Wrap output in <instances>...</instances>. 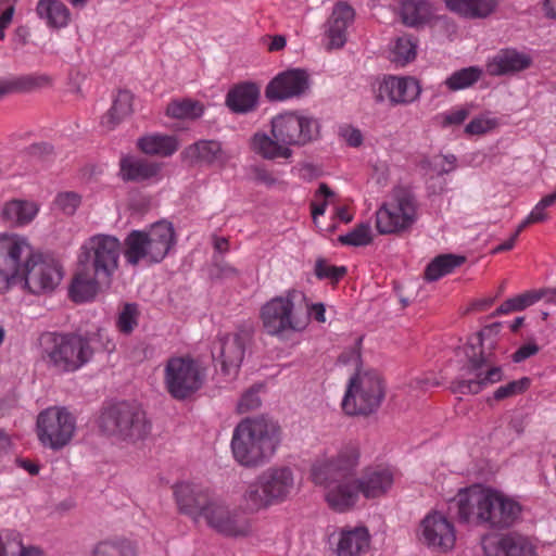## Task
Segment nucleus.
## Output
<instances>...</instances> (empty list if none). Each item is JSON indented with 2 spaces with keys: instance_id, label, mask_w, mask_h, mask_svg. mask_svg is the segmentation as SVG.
<instances>
[{
  "instance_id": "12",
  "label": "nucleus",
  "mask_w": 556,
  "mask_h": 556,
  "mask_svg": "<svg viewBox=\"0 0 556 556\" xmlns=\"http://www.w3.org/2000/svg\"><path fill=\"white\" fill-rule=\"evenodd\" d=\"M36 431L45 447L59 451L72 441L76 431V418L65 407L51 406L39 413Z\"/></svg>"
},
{
  "instance_id": "50",
  "label": "nucleus",
  "mask_w": 556,
  "mask_h": 556,
  "mask_svg": "<svg viewBox=\"0 0 556 556\" xmlns=\"http://www.w3.org/2000/svg\"><path fill=\"white\" fill-rule=\"evenodd\" d=\"M500 125L496 117L490 114H481L472 118L465 127V132L469 136H481L495 129Z\"/></svg>"
},
{
  "instance_id": "46",
  "label": "nucleus",
  "mask_w": 556,
  "mask_h": 556,
  "mask_svg": "<svg viewBox=\"0 0 556 556\" xmlns=\"http://www.w3.org/2000/svg\"><path fill=\"white\" fill-rule=\"evenodd\" d=\"M334 193L328 188L326 184H320L315 191L314 199L312 200V216L315 225H318V218L324 215L326 207L332 202Z\"/></svg>"
},
{
  "instance_id": "62",
  "label": "nucleus",
  "mask_w": 556,
  "mask_h": 556,
  "mask_svg": "<svg viewBox=\"0 0 556 556\" xmlns=\"http://www.w3.org/2000/svg\"><path fill=\"white\" fill-rule=\"evenodd\" d=\"M21 91L17 77L0 80V99L8 93Z\"/></svg>"
},
{
  "instance_id": "40",
  "label": "nucleus",
  "mask_w": 556,
  "mask_h": 556,
  "mask_svg": "<svg viewBox=\"0 0 556 556\" xmlns=\"http://www.w3.org/2000/svg\"><path fill=\"white\" fill-rule=\"evenodd\" d=\"M0 556H43L36 547L24 546L17 534L4 532L0 534Z\"/></svg>"
},
{
  "instance_id": "30",
  "label": "nucleus",
  "mask_w": 556,
  "mask_h": 556,
  "mask_svg": "<svg viewBox=\"0 0 556 556\" xmlns=\"http://www.w3.org/2000/svg\"><path fill=\"white\" fill-rule=\"evenodd\" d=\"M258 97L260 90L255 84L243 83L229 90L226 104L232 112L247 113L256 106Z\"/></svg>"
},
{
  "instance_id": "25",
  "label": "nucleus",
  "mask_w": 556,
  "mask_h": 556,
  "mask_svg": "<svg viewBox=\"0 0 556 556\" xmlns=\"http://www.w3.org/2000/svg\"><path fill=\"white\" fill-rule=\"evenodd\" d=\"M420 86L413 77L386 76L379 85L377 101L388 99L392 104H408L420 94Z\"/></svg>"
},
{
  "instance_id": "51",
  "label": "nucleus",
  "mask_w": 556,
  "mask_h": 556,
  "mask_svg": "<svg viewBox=\"0 0 556 556\" xmlns=\"http://www.w3.org/2000/svg\"><path fill=\"white\" fill-rule=\"evenodd\" d=\"M21 91H33L48 88L52 85V78L46 74H30L17 77Z\"/></svg>"
},
{
  "instance_id": "63",
  "label": "nucleus",
  "mask_w": 556,
  "mask_h": 556,
  "mask_svg": "<svg viewBox=\"0 0 556 556\" xmlns=\"http://www.w3.org/2000/svg\"><path fill=\"white\" fill-rule=\"evenodd\" d=\"M520 232L521 231H519V226H518L515 233L508 240H506L505 242L495 247L493 249L492 253L497 254V253H502V252L511 250L515 247L516 240H517L518 236L520 235Z\"/></svg>"
},
{
  "instance_id": "49",
  "label": "nucleus",
  "mask_w": 556,
  "mask_h": 556,
  "mask_svg": "<svg viewBox=\"0 0 556 556\" xmlns=\"http://www.w3.org/2000/svg\"><path fill=\"white\" fill-rule=\"evenodd\" d=\"M327 35H344L348 29V4L338 2L328 20Z\"/></svg>"
},
{
  "instance_id": "8",
  "label": "nucleus",
  "mask_w": 556,
  "mask_h": 556,
  "mask_svg": "<svg viewBox=\"0 0 556 556\" xmlns=\"http://www.w3.org/2000/svg\"><path fill=\"white\" fill-rule=\"evenodd\" d=\"M418 201L409 187L397 186L376 212V227L381 235L399 233L417 220Z\"/></svg>"
},
{
  "instance_id": "6",
  "label": "nucleus",
  "mask_w": 556,
  "mask_h": 556,
  "mask_svg": "<svg viewBox=\"0 0 556 556\" xmlns=\"http://www.w3.org/2000/svg\"><path fill=\"white\" fill-rule=\"evenodd\" d=\"M292 470L286 466L269 467L248 485L243 503L251 511H258L287 501L294 491Z\"/></svg>"
},
{
  "instance_id": "22",
  "label": "nucleus",
  "mask_w": 556,
  "mask_h": 556,
  "mask_svg": "<svg viewBox=\"0 0 556 556\" xmlns=\"http://www.w3.org/2000/svg\"><path fill=\"white\" fill-rule=\"evenodd\" d=\"M212 497L210 489L200 483L180 482L174 486V498L179 513L194 521L201 519L204 507Z\"/></svg>"
},
{
  "instance_id": "3",
  "label": "nucleus",
  "mask_w": 556,
  "mask_h": 556,
  "mask_svg": "<svg viewBox=\"0 0 556 556\" xmlns=\"http://www.w3.org/2000/svg\"><path fill=\"white\" fill-rule=\"evenodd\" d=\"M281 443L279 425L261 415L243 418L233 430L230 450L233 459L242 467L257 468L267 464Z\"/></svg>"
},
{
  "instance_id": "31",
  "label": "nucleus",
  "mask_w": 556,
  "mask_h": 556,
  "mask_svg": "<svg viewBox=\"0 0 556 556\" xmlns=\"http://www.w3.org/2000/svg\"><path fill=\"white\" fill-rule=\"evenodd\" d=\"M251 149L266 160H288L292 156V150L290 148L266 132H256L253 135Z\"/></svg>"
},
{
  "instance_id": "2",
  "label": "nucleus",
  "mask_w": 556,
  "mask_h": 556,
  "mask_svg": "<svg viewBox=\"0 0 556 556\" xmlns=\"http://www.w3.org/2000/svg\"><path fill=\"white\" fill-rule=\"evenodd\" d=\"M460 522L488 529H507L520 518L522 507L513 497L490 488L472 485L454 498Z\"/></svg>"
},
{
  "instance_id": "4",
  "label": "nucleus",
  "mask_w": 556,
  "mask_h": 556,
  "mask_svg": "<svg viewBox=\"0 0 556 556\" xmlns=\"http://www.w3.org/2000/svg\"><path fill=\"white\" fill-rule=\"evenodd\" d=\"M177 242L172 223L161 220L147 231L132 230L125 239L124 256L128 264L151 265L162 262Z\"/></svg>"
},
{
  "instance_id": "23",
  "label": "nucleus",
  "mask_w": 556,
  "mask_h": 556,
  "mask_svg": "<svg viewBox=\"0 0 556 556\" xmlns=\"http://www.w3.org/2000/svg\"><path fill=\"white\" fill-rule=\"evenodd\" d=\"M309 88L308 75L300 68L288 70L275 76L266 87V97L283 101L304 94Z\"/></svg>"
},
{
  "instance_id": "20",
  "label": "nucleus",
  "mask_w": 556,
  "mask_h": 556,
  "mask_svg": "<svg viewBox=\"0 0 556 556\" xmlns=\"http://www.w3.org/2000/svg\"><path fill=\"white\" fill-rule=\"evenodd\" d=\"M248 340V333L236 332L219 337L214 344L213 359L220 365L225 375L233 376L238 372L244 358Z\"/></svg>"
},
{
  "instance_id": "1",
  "label": "nucleus",
  "mask_w": 556,
  "mask_h": 556,
  "mask_svg": "<svg viewBox=\"0 0 556 556\" xmlns=\"http://www.w3.org/2000/svg\"><path fill=\"white\" fill-rule=\"evenodd\" d=\"M62 278L60 262L35 253L26 237L0 235V293L20 286L33 294H40L54 290Z\"/></svg>"
},
{
  "instance_id": "43",
  "label": "nucleus",
  "mask_w": 556,
  "mask_h": 556,
  "mask_svg": "<svg viewBox=\"0 0 556 556\" xmlns=\"http://www.w3.org/2000/svg\"><path fill=\"white\" fill-rule=\"evenodd\" d=\"M541 290H531L518 294L503 302L496 309L497 315H505L511 312L522 311L542 299Z\"/></svg>"
},
{
  "instance_id": "10",
  "label": "nucleus",
  "mask_w": 556,
  "mask_h": 556,
  "mask_svg": "<svg viewBox=\"0 0 556 556\" xmlns=\"http://www.w3.org/2000/svg\"><path fill=\"white\" fill-rule=\"evenodd\" d=\"M311 478L324 486L325 497L330 508L343 513L348 508V457L340 454L336 458L317 460L311 470Z\"/></svg>"
},
{
  "instance_id": "14",
  "label": "nucleus",
  "mask_w": 556,
  "mask_h": 556,
  "mask_svg": "<svg viewBox=\"0 0 556 556\" xmlns=\"http://www.w3.org/2000/svg\"><path fill=\"white\" fill-rule=\"evenodd\" d=\"M503 371L491 354L485 355L482 351L479 356H469L466 366L463 367L458 378L452 382V391L458 394H478L491 384L501 381Z\"/></svg>"
},
{
  "instance_id": "36",
  "label": "nucleus",
  "mask_w": 556,
  "mask_h": 556,
  "mask_svg": "<svg viewBox=\"0 0 556 556\" xmlns=\"http://www.w3.org/2000/svg\"><path fill=\"white\" fill-rule=\"evenodd\" d=\"M138 546L127 539L106 540L99 542L92 551V556H137Z\"/></svg>"
},
{
  "instance_id": "61",
  "label": "nucleus",
  "mask_w": 556,
  "mask_h": 556,
  "mask_svg": "<svg viewBox=\"0 0 556 556\" xmlns=\"http://www.w3.org/2000/svg\"><path fill=\"white\" fill-rule=\"evenodd\" d=\"M325 312L326 309L323 303H314L307 307L308 317L315 319L318 323L326 321Z\"/></svg>"
},
{
  "instance_id": "45",
  "label": "nucleus",
  "mask_w": 556,
  "mask_h": 556,
  "mask_svg": "<svg viewBox=\"0 0 556 556\" xmlns=\"http://www.w3.org/2000/svg\"><path fill=\"white\" fill-rule=\"evenodd\" d=\"M556 204V191L543 197L532 208L530 214L519 224V231H523L529 225L542 223L548 218L547 208Z\"/></svg>"
},
{
  "instance_id": "34",
  "label": "nucleus",
  "mask_w": 556,
  "mask_h": 556,
  "mask_svg": "<svg viewBox=\"0 0 556 556\" xmlns=\"http://www.w3.org/2000/svg\"><path fill=\"white\" fill-rule=\"evenodd\" d=\"M446 8L465 17H486L495 11L497 0H445Z\"/></svg>"
},
{
  "instance_id": "33",
  "label": "nucleus",
  "mask_w": 556,
  "mask_h": 556,
  "mask_svg": "<svg viewBox=\"0 0 556 556\" xmlns=\"http://www.w3.org/2000/svg\"><path fill=\"white\" fill-rule=\"evenodd\" d=\"M179 147L176 136L159 132L149 134L138 140V148L146 154L170 156Z\"/></svg>"
},
{
  "instance_id": "15",
  "label": "nucleus",
  "mask_w": 556,
  "mask_h": 556,
  "mask_svg": "<svg viewBox=\"0 0 556 556\" xmlns=\"http://www.w3.org/2000/svg\"><path fill=\"white\" fill-rule=\"evenodd\" d=\"M260 316L265 331L278 338H283L290 332H301L307 326V317L295 314L290 294L267 301L262 306Z\"/></svg>"
},
{
  "instance_id": "42",
  "label": "nucleus",
  "mask_w": 556,
  "mask_h": 556,
  "mask_svg": "<svg viewBox=\"0 0 556 556\" xmlns=\"http://www.w3.org/2000/svg\"><path fill=\"white\" fill-rule=\"evenodd\" d=\"M166 114L179 119L198 118L203 114V106L191 99L174 100L167 105Z\"/></svg>"
},
{
  "instance_id": "13",
  "label": "nucleus",
  "mask_w": 556,
  "mask_h": 556,
  "mask_svg": "<svg viewBox=\"0 0 556 556\" xmlns=\"http://www.w3.org/2000/svg\"><path fill=\"white\" fill-rule=\"evenodd\" d=\"M204 379V368L191 357H170L164 368L165 387L177 400H185L195 393Z\"/></svg>"
},
{
  "instance_id": "55",
  "label": "nucleus",
  "mask_w": 556,
  "mask_h": 556,
  "mask_svg": "<svg viewBox=\"0 0 556 556\" xmlns=\"http://www.w3.org/2000/svg\"><path fill=\"white\" fill-rule=\"evenodd\" d=\"M262 389V386H255L252 387L250 390L244 392L242 396L240 397L237 409L239 413H248L254 409H257L261 404L262 400L260 397V391Z\"/></svg>"
},
{
  "instance_id": "59",
  "label": "nucleus",
  "mask_w": 556,
  "mask_h": 556,
  "mask_svg": "<svg viewBox=\"0 0 556 556\" xmlns=\"http://www.w3.org/2000/svg\"><path fill=\"white\" fill-rule=\"evenodd\" d=\"M539 352V346L536 343H526L521 345L513 355V359L516 363H520L530 356L535 355Z\"/></svg>"
},
{
  "instance_id": "53",
  "label": "nucleus",
  "mask_w": 556,
  "mask_h": 556,
  "mask_svg": "<svg viewBox=\"0 0 556 556\" xmlns=\"http://www.w3.org/2000/svg\"><path fill=\"white\" fill-rule=\"evenodd\" d=\"M529 386H530V380L528 378H521L519 380H514V381L508 382L505 386L498 387L495 390L493 397L496 401H502L507 397H510V396H514V395L525 392L529 388Z\"/></svg>"
},
{
  "instance_id": "39",
  "label": "nucleus",
  "mask_w": 556,
  "mask_h": 556,
  "mask_svg": "<svg viewBox=\"0 0 556 556\" xmlns=\"http://www.w3.org/2000/svg\"><path fill=\"white\" fill-rule=\"evenodd\" d=\"M465 258L452 254H444L435 257L428 264L425 270V279L434 281L453 271L454 268L462 265Z\"/></svg>"
},
{
  "instance_id": "11",
  "label": "nucleus",
  "mask_w": 556,
  "mask_h": 556,
  "mask_svg": "<svg viewBox=\"0 0 556 556\" xmlns=\"http://www.w3.org/2000/svg\"><path fill=\"white\" fill-rule=\"evenodd\" d=\"M121 250L116 237L94 235L81 244L78 262L84 267H91L97 278L110 281L118 267Z\"/></svg>"
},
{
  "instance_id": "47",
  "label": "nucleus",
  "mask_w": 556,
  "mask_h": 556,
  "mask_svg": "<svg viewBox=\"0 0 556 556\" xmlns=\"http://www.w3.org/2000/svg\"><path fill=\"white\" fill-rule=\"evenodd\" d=\"M370 549V534L366 527L350 530V556H362Z\"/></svg>"
},
{
  "instance_id": "52",
  "label": "nucleus",
  "mask_w": 556,
  "mask_h": 556,
  "mask_svg": "<svg viewBox=\"0 0 556 556\" xmlns=\"http://www.w3.org/2000/svg\"><path fill=\"white\" fill-rule=\"evenodd\" d=\"M81 198L73 191L61 192L54 200V206L66 215H73L80 205Z\"/></svg>"
},
{
  "instance_id": "17",
  "label": "nucleus",
  "mask_w": 556,
  "mask_h": 556,
  "mask_svg": "<svg viewBox=\"0 0 556 556\" xmlns=\"http://www.w3.org/2000/svg\"><path fill=\"white\" fill-rule=\"evenodd\" d=\"M201 519L210 528L227 536H245L252 529L245 517L230 509L223 498L215 496L204 507Z\"/></svg>"
},
{
  "instance_id": "37",
  "label": "nucleus",
  "mask_w": 556,
  "mask_h": 556,
  "mask_svg": "<svg viewBox=\"0 0 556 556\" xmlns=\"http://www.w3.org/2000/svg\"><path fill=\"white\" fill-rule=\"evenodd\" d=\"M132 94L127 90H119L113 101L109 113L102 118V124L113 128L122 118L132 112Z\"/></svg>"
},
{
  "instance_id": "60",
  "label": "nucleus",
  "mask_w": 556,
  "mask_h": 556,
  "mask_svg": "<svg viewBox=\"0 0 556 556\" xmlns=\"http://www.w3.org/2000/svg\"><path fill=\"white\" fill-rule=\"evenodd\" d=\"M338 222L348 223V211L345 207L338 210L337 214L332 217L331 224L327 228L319 227L320 231L325 235H330L337 229Z\"/></svg>"
},
{
  "instance_id": "57",
  "label": "nucleus",
  "mask_w": 556,
  "mask_h": 556,
  "mask_svg": "<svg viewBox=\"0 0 556 556\" xmlns=\"http://www.w3.org/2000/svg\"><path fill=\"white\" fill-rule=\"evenodd\" d=\"M470 111L467 108H455L441 114V124L443 127L463 124L469 116Z\"/></svg>"
},
{
  "instance_id": "16",
  "label": "nucleus",
  "mask_w": 556,
  "mask_h": 556,
  "mask_svg": "<svg viewBox=\"0 0 556 556\" xmlns=\"http://www.w3.org/2000/svg\"><path fill=\"white\" fill-rule=\"evenodd\" d=\"M270 132L288 148L305 146L319 134L318 121L299 112H283L271 118Z\"/></svg>"
},
{
  "instance_id": "28",
  "label": "nucleus",
  "mask_w": 556,
  "mask_h": 556,
  "mask_svg": "<svg viewBox=\"0 0 556 556\" xmlns=\"http://www.w3.org/2000/svg\"><path fill=\"white\" fill-rule=\"evenodd\" d=\"M160 165L134 156H124L121 160V176L124 180L148 181L160 174Z\"/></svg>"
},
{
  "instance_id": "64",
  "label": "nucleus",
  "mask_w": 556,
  "mask_h": 556,
  "mask_svg": "<svg viewBox=\"0 0 556 556\" xmlns=\"http://www.w3.org/2000/svg\"><path fill=\"white\" fill-rule=\"evenodd\" d=\"M542 11L546 18L556 21V0H543Z\"/></svg>"
},
{
  "instance_id": "21",
  "label": "nucleus",
  "mask_w": 556,
  "mask_h": 556,
  "mask_svg": "<svg viewBox=\"0 0 556 556\" xmlns=\"http://www.w3.org/2000/svg\"><path fill=\"white\" fill-rule=\"evenodd\" d=\"M481 544L486 556H535L530 540L516 532L486 534Z\"/></svg>"
},
{
  "instance_id": "54",
  "label": "nucleus",
  "mask_w": 556,
  "mask_h": 556,
  "mask_svg": "<svg viewBox=\"0 0 556 556\" xmlns=\"http://www.w3.org/2000/svg\"><path fill=\"white\" fill-rule=\"evenodd\" d=\"M138 321V307L136 304H126L117 318V327L121 332L130 333Z\"/></svg>"
},
{
  "instance_id": "9",
  "label": "nucleus",
  "mask_w": 556,
  "mask_h": 556,
  "mask_svg": "<svg viewBox=\"0 0 556 556\" xmlns=\"http://www.w3.org/2000/svg\"><path fill=\"white\" fill-rule=\"evenodd\" d=\"M355 357V374L350 378V406L353 414L368 416L375 413L386 396V382L374 368L359 362V353L350 351V361Z\"/></svg>"
},
{
  "instance_id": "26",
  "label": "nucleus",
  "mask_w": 556,
  "mask_h": 556,
  "mask_svg": "<svg viewBox=\"0 0 556 556\" xmlns=\"http://www.w3.org/2000/svg\"><path fill=\"white\" fill-rule=\"evenodd\" d=\"M182 159L190 164H206L223 167L229 160V154L216 140H199L187 147Z\"/></svg>"
},
{
  "instance_id": "48",
  "label": "nucleus",
  "mask_w": 556,
  "mask_h": 556,
  "mask_svg": "<svg viewBox=\"0 0 556 556\" xmlns=\"http://www.w3.org/2000/svg\"><path fill=\"white\" fill-rule=\"evenodd\" d=\"M314 273L320 280L337 283L346 274L345 266H334L325 258H318L315 263Z\"/></svg>"
},
{
  "instance_id": "24",
  "label": "nucleus",
  "mask_w": 556,
  "mask_h": 556,
  "mask_svg": "<svg viewBox=\"0 0 556 556\" xmlns=\"http://www.w3.org/2000/svg\"><path fill=\"white\" fill-rule=\"evenodd\" d=\"M532 64L533 58L529 52L505 48L488 59L485 68L490 76H509L530 68Z\"/></svg>"
},
{
  "instance_id": "41",
  "label": "nucleus",
  "mask_w": 556,
  "mask_h": 556,
  "mask_svg": "<svg viewBox=\"0 0 556 556\" xmlns=\"http://www.w3.org/2000/svg\"><path fill=\"white\" fill-rule=\"evenodd\" d=\"M417 42L412 37H396L389 51V59L397 66H405L415 60Z\"/></svg>"
},
{
  "instance_id": "35",
  "label": "nucleus",
  "mask_w": 556,
  "mask_h": 556,
  "mask_svg": "<svg viewBox=\"0 0 556 556\" xmlns=\"http://www.w3.org/2000/svg\"><path fill=\"white\" fill-rule=\"evenodd\" d=\"M99 280L94 274L90 276L87 273L78 271L70 287L71 299L77 303L91 301L98 292Z\"/></svg>"
},
{
  "instance_id": "19",
  "label": "nucleus",
  "mask_w": 556,
  "mask_h": 556,
  "mask_svg": "<svg viewBox=\"0 0 556 556\" xmlns=\"http://www.w3.org/2000/svg\"><path fill=\"white\" fill-rule=\"evenodd\" d=\"M395 473V469L388 465L366 467L361 477L354 480L350 479V506L356 494H362L368 500L386 495L393 486Z\"/></svg>"
},
{
  "instance_id": "7",
  "label": "nucleus",
  "mask_w": 556,
  "mask_h": 556,
  "mask_svg": "<svg viewBox=\"0 0 556 556\" xmlns=\"http://www.w3.org/2000/svg\"><path fill=\"white\" fill-rule=\"evenodd\" d=\"M99 427L108 435L128 442L146 438L151 428L141 406L127 402L104 408L99 417Z\"/></svg>"
},
{
  "instance_id": "29",
  "label": "nucleus",
  "mask_w": 556,
  "mask_h": 556,
  "mask_svg": "<svg viewBox=\"0 0 556 556\" xmlns=\"http://www.w3.org/2000/svg\"><path fill=\"white\" fill-rule=\"evenodd\" d=\"M435 16V8L428 0H404L401 4V17L405 25L419 27Z\"/></svg>"
},
{
  "instance_id": "56",
  "label": "nucleus",
  "mask_w": 556,
  "mask_h": 556,
  "mask_svg": "<svg viewBox=\"0 0 556 556\" xmlns=\"http://www.w3.org/2000/svg\"><path fill=\"white\" fill-rule=\"evenodd\" d=\"M371 240L372 232L368 224H361L350 231V245H367Z\"/></svg>"
},
{
  "instance_id": "18",
  "label": "nucleus",
  "mask_w": 556,
  "mask_h": 556,
  "mask_svg": "<svg viewBox=\"0 0 556 556\" xmlns=\"http://www.w3.org/2000/svg\"><path fill=\"white\" fill-rule=\"evenodd\" d=\"M418 538L427 547L446 553L455 546L456 529L444 514L433 510L421 519Z\"/></svg>"
},
{
  "instance_id": "32",
  "label": "nucleus",
  "mask_w": 556,
  "mask_h": 556,
  "mask_svg": "<svg viewBox=\"0 0 556 556\" xmlns=\"http://www.w3.org/2000/svg\"><path fill=\"white\" fill-rule=\"evenodd\" d=\"M37 15L52 29H61L71 22V12L59 0H39L36 7Z\"/></svg>"
},
{
  "instance_id": "44",
  "label": "nucleus",
  "mask_w": 556,
  "mask_h": 556,
  "mask_svg": "<svg viewBox=\"0 0 556 556\" xmlns=\"http://www.w3.org/2000/svg\"><path fill=\"white\" fill-rule=\"evenodd\" d=\"M326 549L331 556L348 555V527H328Z\"/></svg>"
},
{
  "instance_id": "58",
  "label": "nucleus",
  "mask_w": 556,
  "mask_h": 556,
  "mask_svg": "<svg viewBox=\"0 0 556 556\" xmlns=\"http://www.w3.org/2000/svg\"><path fill=\"white\" fill-rule=\"evenodd\" d=\"M456 157L452 154L435 156L432 161L434 168L439 175L447 174L455 168Z\"/></svg>"
},
{
  "instance_id": "5",
  "label": "nucleus",
  "mask_w": 556,
  "mask_h": 556,
  "mask_svg": "<svg viewBox=\"0 0 556 556\" xmlns=\"http://www.w3.org/2000/svg\"><path fill=\"white\" fill-rule=\"evenodd\" d=\"M92 354L89 340L80 334L50 332L42 338V357L58 372L80 369Z\"/></svg>"
},
{
  "instance_id": "27",
  "label": "nucleus",
  "mask_w": 556,
  "mask_h": 556,
  "mask_svg": "<svg viewBox=\"0 0 556 556\" xmlns=\"http://www.w3.org/2000/svg\"><path fill=\"white\" fill-rule=\"evenodd\" d=\"M40 205L33 200L13 199L3 203L1 217L13 226H26L38 215Z\"/></svg>"
},
{
  "instance_id": "38",
  "label": "nucleus",
  "mask_w": 556,
  "mask_h": 556,
  "mask_svg": "<svg viewBox=\"0 0 556 556\" xmlns=\"http://www.w3.org/2000/svg\"><path fill=\"white\" fill-rule=\"evenodd\" d=\"M483 75L479 66H469L452 73L444 81L450 91H458L472 87Z\"/></svg>"
}]
</instances>
